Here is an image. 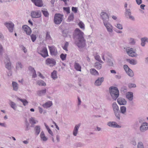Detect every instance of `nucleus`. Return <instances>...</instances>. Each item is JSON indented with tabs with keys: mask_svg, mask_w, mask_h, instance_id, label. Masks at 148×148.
<instances>
[{
	"mask_svg": "<svg viewBox=\"0 0 148 148\" xmlns=\"http://www.w3.org/2000/svg\"><path fill=\"white\" fill-rule=\"evenodd\" d=\"M84 33L79 29L76 28L75 31L74 37L78 39V41L76 42L75 44L79 47H82L85 46V40L83 37Z\"/></svg>",
	"mask_w": 148,
	"mask_h": 148,
	"instance_id": "obj_1",
	"label": "nucleus"
},
{
	"mask_svg": "<svg viewBox=\"0 0 148 148\" xmlns=\"http://www.w3.org/2000/svg\"><path fill=\"white\" fill-rule=\"evenodd\" d=\"M110 95L113 99L116 100L119 96V92L117 88L111 86L109 88Z\"/></svg>",
	"mask_w": 148,
	"mask_h": 148,
	"instance_id": "obj_2",
	"label": "nucleus"
},
{
	"mask_svg": "<svg viewBox=\"0 0 148 148\" xmlns=\"http://www.w3.org/2000/svg\"><path fill=\"white\" fill-rule=\"evenodd\" d=\"M63 15L60 14H56L55 15L54 21L56 24L61 23L62 21Z\"/></svg>",
	"mask_w": 148,
	"mask_h": 148,
	"instance_id": "obj_3",
	"label": "nucleus"
},
{
	"mask_svg": "<svg viewBox=\"0 0 148 148\" xmlns=\"http://www.w3.org/2000/svg\"><path fill=\"white\" fill-rule=\"evenodd\" d=\"M124 69L127 75L130 77H132L134 75V74L132 70H131L127 65L125 64L123 66Z\"/></svg>",
	"mask_w": 148,
	"mask_h": 148,
	"instance_id": "obj_4",
	"label": "nucleus"
},
{
	"mask_svg": "<svg viewBox=\"0 0 148 148\" xmlns=\"http://www.w3.org/2000/svg\"><path fill=\"white\" fill-rule=\"evenodd\" d=\"M135 49L134 50L131 48L130 49H126L128 54L131 57L136 56H137V54L135 53Z\"/></svg>",
	"mask_w": 148,
	"mask_h": 148,
	"instance_id": "obj_5",
	"label": "nucleus"
},
{
	"mask_svg": "<svg viewBox=\"0 0 148 148\" xmlns=\"http://www.w3.org/2000/svg\"><path fill=\"white\" fill-rule=\"evenodd\" d=\"M38 53L45 58L48 56L47 49L45 47H43L41 50L38 51Z\"/></svg>",
	"mask_w": 148,
	"mask_h": 148,
	"instance_id": "obj_6",
	"label": "nucleus"
},
{
	"mask_svg": "<svg viewBox=\"0 0 148 148\" xmlns=\"http://www.w3.org/2000/svg\"><path fill=\"white\" fill-rule=\"evenodd\" d=\"M46 64L50 66H52L56 64L55 60L53 58H48L46 60Z\"/></svg>",
	"mask_w": 148,
	"mask_h": 148,
	"instance_id": "obj_7",
	"label": "nucleus"
},
{
	"mask_svg": "<svg viewBox=\"0 0 148 148\" xmlns=\"http://www.w3.org/2000/svg\"><path fill=\"white\" fill-rule=\"evenodd\" d=\"M4 25L7 27L10 32H12L13 31V29L14 25L12 22L8 23H4Z\"/></svg>",
	"mask_w": 148,
	"mask_h": 148,
	"instance_id": "obj_8",
	"label": "nucleus"
},
{
	"mask_svg": "<svg viewBox=\"0 0 148 148\" xmlns=\"http://www.w3.org/2000/svg\"><path fill=\"white\" fill-rule=\"evenodd\" d=\"M5 67L8 70L11 69V63L10 61V59L7 56L6 57L5 60H4Z\"/></svg>",
	"mask_w": 148,
	"mask_h": 148,
	"instance_id": "obj_9",
	"label": "nucleus"
},
{
	"mask_svg": "<svg viewBox=\"0 0 148 148\" xmlns=\"http://www.w3.org/2000/svg\"><path fill=\"white\" fill-rule=\"evenodd\" d=\"M31 16L33 18H38L41 16V13L39 11H34L31 12Z\"/></svg>",
	"mask_w": 148,
	"mask_h": 148,
	"instance_id": "obj_10",
	"label": "nucleus"
},
{
	"mask_svg": "<svg viewBox=\"0 0 148 148\" xmlns=\"http://www.w3.org/2000/svg\"><path fill=\"white\" fill-rule=\"evenodd\" d=\"M50 53L51 55L56 56L58 54V52L56 48L54 47L49 46Z\"/></svg>",
	"mask_w": 148,
	"mask_h": 148,
	"instance_id": "obj_11",
	"label": "nucleus"
},
{
	"mask_svg": "<svg viewBox=\"0 0 148 148\" xmlns=\"http://www.w3.org/2000/svg\"><path fill=\"white\" fill-rule=\"evenodd\" d=\"M22 28L27 35H29L30 34L32 31L31 29L28 26L26 25H24L23 26Z\"/></svg>",
	"mask_w": 148,
	"mask_h": 148,
	"instance_id": "obj_12",
	"label": "nucleus"
},
{
	"mask_svg": "<svg viewBox=\"0 0 148 148\" xmlns=\"http://www.w3.org/2000/svg\"><path fill=\"white\" fill-rule=\"evenodd\" d=\"M148 129V124L146 123H143L140 127V130L142 132H144L147 130Z\"/></svg>",
	"mask_w": 148,
	"mask_h": 148,
	"instance_id": "obj_13",
	"label": "nucleus"
},
{
	"mask_svg": "<svg viewBox=\"0 0 148 148\" xmlns=\"http://www.w3.org/2000/svg\"><path fill=\"white\" fill-rule=\"evenodd\" d=\"M104 24L108 32H112V26L108 22H104Z\"/></svg>",
	"mask_w": 148,
	"mask_h": 148,
	"instance_id": "obj_14",
	"label": "nucleus"
},
{
	"mask_svg": "<svg viewBox=\"0 0 148 148\" xmlns=\"http://www.w3.org/2000/svg\"><path fill=\"white\" fill-rule=\"evenodd\" d=\"M35 5L39 7H41L43 5L42 1L41 0H32Z\"/></svg>",
	"mask_w": 148,
	"mask_h": 148,
	"instance_id": "obj_15",
	"label": "nucleus"
},
{
	"mask_svg": "<svg viewBox=\"0 0 148 148\" xmlns=\"http://www.w3.org/2000/svg\"><path fill=\"white\" fill-rule=\"evenodd\" d=\"M101 16L102 17L103 20V23H104V22H108L109 20V18L106 13L104 12H101Z\"/></svg>",
	"mask_w": 148,
	"mask_h": 148,
	"instance_id": "obj_16",
	"label": "nucleus"
},
{
	"mask_svg": "<svg viewBox=\"0 0 148 148\" xmlns=\"http://www.w3.org/2000/svg\"><path fill=\"white\" fill-rule=\"evenodd\" d=\"M104 81V78L103 77H99L95 82V85L96 86H99L101 84V83Z\"/></svg>",
	"mask_w": 148,
	"mask_h": 148,
	"instance_id": "obj_17",
	"label": "nucleus"
},
{
	"mask_svg": "<svg viewBox=\"0 0 148 148\" xmlns=\"http://www.w3.org/2000/svg\"><path fill=\"white\" fill-rule=\"evenodd\" d=\"M107 125L109 126L113 127L120 128L121 127V126L117 125L116 123L114 122H108Z\"/></svg>",
	"mask_w": 148,
	"mask_h": 148,
	"instance_id": "obj_18",
	"label": "nucleus"
},
{
	"mask_svg": "<svg viewBox=\"0 0 148 148\" xmlns=\"http://www.w3.org/2000/svg\"><path fill=\"white\" fill-rule=\"evenodd\" d=\"M29 122L31 124V127H34V124L38 122V121L35 119V118L31 117L29 118Z\"/></svg>",
	"mask_w": 148,
	"mask_h": 148,
	"instance_id": "obj_19",
	"label": "nucleus"
},
{
	"mask_svg": "<svg viewBox=\"0 0 148 148\" xmlns=\"http://www.w3.org/2000/svg\"><path fill=\"white\" fill-rule=\"evenodd\" d=\"M117 101L118 103L120 105H125L127 103L125 99L122 98H119Z\"/></svg>",
	"mask_w": 148,
	"mask_h": 148,
	"instance_id": "obj_20",
	"label": "nucleus"
},
{
	"mask_svg": "<svg viewBox=\"0 0 148 148\" xmlns=\"http://www.w3.org/2000/svg\"><path fill=\"white\" fill-rule=\"evenodd\" d=\"M126 98L130 101H132L133 99V93L131 92H128L126 95Z\"/></svg>",
	"mask_w": 148,
	"mask_h": 148,
	"instance_id": "obj_21",
	"label": "nucleus"
},
{
	"mask_svg": "<svg viewBox=\"0 0 148 148\" xmlns=\"http://www.w3.org/2000/svg\"><path fill=\"white\" fill-rule=\"evenodd\" d=\"M53 105L52 102L51 101H49L42 105V106L44 108H47L51 107Z\"/></svg>",
	"mask_w": 148,
	"mask_h": 148,
	"instance_id": "obj_22",
	"label": "nucleus"
},
{
	"mask_svg": "<svg viewBox=\"0 0 148 148\" xmlns=\"http://www.w3.org/2000/svg\"><path fill=\"white\" fill-rule=\"evenodd\" d=\"M40 136L41 140L42 141H46L48 139V138L45 136L44 132L43 131L41 132Z\"/></svg>",
	"mask_w": 148,
	"mask_h": 148,
	"instance_id": "obj_23",
	"label": "nucleus"
},
{
	"mask_svg": "<svg viewBox=\"0 0 148 148\" xmlns=\"http://www.w3.org/2000/svg\"><path fill=\"white\" fill-rule=\"evenodd\" d=\"M12 85L13 88V90L15 91H17L18 89V84L15 82H12Z\"/></svg>",
	"mask_w": 148,
	"mask_h": 148,
	"instance_id": "obj_24",
	"label": "nucleus"
},
{
	"mask_svg": "<svg viewBox=\"0 0 148 148\" xmlns=\"http://www.w3.org/2000/svg\"><path fill=\"white\" fill-rule=\"evenodd\" d=\"M80 126L79 125H75V126L73 131V135L74 136H76L77 134L78 133V130Z\"/></svg>",
	"mask_w": 148,
	"mask_h": 148,
	"instance_id": "obj_25",
	"label": "nucleus"
},
{
	"mask_svg": "<svg viewBox=\"0 0 148 148\" xmlns=\"http://www.w3.org/2000/svg\"><path fill=\"white\" fill-rule=\"evenodd\" d=\"M75 69L77 71H81V66L78 63L75 62L74 64Z\"/></svg>",
	"mask_w": 148,
	"mask_h": 148,
	"instance_id": "obj_26",
	"label": "nucleus"
},
{
	"mask_svg": "<svg viewBox=\"0 0 148 148\" xmlns=\"http://www.w3.org/2000/svg\"><path fill=\"white\" fill-rule=\"evenodd\" d=\"M112 106L114 112L119 110V107L116 102L113 103Z\"/></svg>",
	"mask_w": 148,
	"mask_h": 148,
	"instance_id": "obj_27",
	"label": "nucleus"
},
{
	"mask_svg": "<svg viewBox=\"0 0 148 148\" xmlns=\"http://www.w3.org/2000/svg\"><path fill=\"white\" fill-rule=\"evenodd\" d=\"M23 66L20 62H17L16 64V69L17 70H21Z\"/></svg>",
	"mask_w": 148,
	"mask_h": 148,
	"instance_id": "obj_28",
	"label": "nucleus"
},
{
	"mask_svg": "<svg viewBox=\"0 0 148 148\" xmlns=\"http://www.w3.org/2000/svg\"><path fill=\"white\" fill-rule=\"evenodd\" d=\"M37 84L40 86H45L46 85L45 83L43 80H39L36 82Z\"/></svg>",
	"mask_w": 148,
	"mask_h": 148,
	"instance_id": "obj_29",
	"label": "nucleus"
},
{
	"mask_svg": "<svg viewBox=\"0 0 148 148\" xmlns=\"http://www.w3.org/2000/svg\"><path fill=\"white\" fill-rule=\"evenodd\" d=\"M34 130L35 131V134L37 135H38L40 131V126L39 125L36 126L34 128Z\"/></svg>",
	"mask_w": 148,
	"mask_h": 148,
	"instance_id": "obj_30",
	"label": "nucleus"
},
{
	"mask_svg": "<svg viewBox=\"0 0 148 148\" xmlns=\"http://www.w3.org/2000/svg\"><path fill=\"white\" fill-rule=\"evenodd\" d=\"M51 77L54 79H55L58 78L57 75V72L54 70L51 74Z\"/></svg>",
	"mask_w": 148,
	"mask_h": 148,
	"instance_id": "obj_31",
	"label": "nucleus"
},
{
	"mask_svg": "<svg viewBox=\"0 0 148 148\" xmlns=\"http://www.w3.org/2000/svg\"><path fill=\"white\" fill-rule=\"evenodd\" d=\"M46 91V89H45L42 90H38L37 91V93L38 95L39 96H41L42 95H45Z\"/></svg>",
	"mask_w": 148,
	"mask_h": 148,
	"instance_id": "obj_32",
	"label": "nucleus"
},
{
	"mask_svg": "<svg viewBox=\"0 0 148 148\" xmlns=\"http://www.w3.org/2000/svg\"><path fill=\"white\" fill-rule=\"evenodd\" d=\"M90 72L92 75H99L98 72L94 69H92L90 70Z\"/></svg>",
	"mask_w": 148,
	"mask_h": 148,
	"instance_id": "obj_33",
	"label": "nucleus"
},
{
	"mask_svg": "<svg viewBox=\"0 0 148 148\" xmlns=\"http://www.w3.org/2000/svg\"><path fill=\"white\" fill-rule=\"evenodd\" d=\"M94 65L95 67L97 69L99 70L101 68L102 65L99 62H96Z\"/></svg>",
	"mask_w": 148,
	"mask_h": 148,
	"instance_id": "obj_34",
	"label": "nucleus"
},
{
	"mask_svg": "<svg viewBox=\"0 0 148 148\" xmlns=\"http://www.w3.org/2000/svg\"><path fill=\"white\" fill-rule=\"evenodd\" d=\"M10 104L11 108L14 110H16V106L15 103L12 101H10Z\"/></svg>",
	"mask_w": 148,
	"mask_h": 148,
	"instance_id": "obj_35",
	"label": "nucleus"
},
{
	"mask_svg": "<svg viewBox=\"0 0 148 148\" xmlns=\"http://www.w3.org/2000/svg\"><path fill=\"white\" fill-rule=\"evenodd\" d=\"M18 99L23 103V105L24 106L27 105L28 103V102L25 99H20L19 98H18Z\"/></svg>",
	"mask_w": 148,
	"mask_h": 148,
	"instance_id": "obj_36",
	"label": "nucleus"
},
{
	"mask_svg": "<svg viewBox=\"0 0 148 148\" xmlns=\"http://www.w3.org/2000/svg\"><path fill=\"white\" fill-rule=\"evenodd\" d=\"M126 108L125 106H123L120 108V111L121 112L124 114H125L126 113Z\"/></svg>",
	"mask_w": 148,
	"mask_h": 148,
	"instance_id": "obj_37",
	"label": "nucleus"
},
{
	"mask_svg": "<svg viewBox=\"0 0 148 148\" xmlns=\"http://www.w3.org/2000/svg\"><path fill=\"white\" fill-rule=\"evenodd\" d=\"M127 61L130 64L133 65H135L137 64V61L134 60L127 59Z\"/></svg>",
	"mask_w": 148,
	"mask_h": 148,
	"instance_id": "obj_38",
	"label": "nucleus"
},
{
	"mask_svg": "<svg viewBox=\"0 0 148 148\" xmlns=\"http://www.w3.org/2000/svg\"><path fill=\"white\" fill-rule=\"evenodd\" d=\"M4 49L2 45L0 43V57H1L3 55Z\"/></svg>",
	"mask_w": 148,
	"mask_h": 148,
	"instance_id": "obj_39",
	"label": "nucleus"
},
{
	"mask_svg": "<svg viewBox=\"0 0 148 148\" xmlns=\"http://www.w3.org/2000/svg\"><path fill=\"white\" fill-rule=\"evenodd\" d=\"M74 18V14L73 13H71V15L69 17L67 21L68 22H70L71 21H73Z\"/></svg>",
	"mask_w": 148,
	"mask_h": 148,
	"instance_id": "obj_40",
	"label": "nucleus"
},
{
	"mask_svg": "<svg viewBox=\"0 0 148 148\" xmlns=\"http://www.w3.org/2000/svg\"><path fill=\"white\" fill-rule=\"evenodd\" d=\"M95 58L96 60L98 61L101 63H103V62L101 60V58L100 56L98 55H96L95 57Z\"/></svg>",
	"mask_w": 148,
	"mask_h": 148,
	"instance_id": "obj_41",
	"label": "nucleus"
},
{
	"mask_svg": "<svg viewBox=\"0 0 148 148\" xmlns=\"http://www.w3.org/2000/svg\"><path fill=\"white\" fill-rule=\"evenodd\" d=\"M114 114L116 117L119 119H120V115L119 114V110L114 112Z\"/></svg>",
	"mask_w": 148,
	"mask_h": 148,
	"instance_id": "obj_42",
	"label": "nucleus"
},
{
	"mask_svg": "<svg viewBox=\"0 0 148 148\" xmlns=\"http://www.w3.org/2000/svg\"><path fill=\"white\" fill-rule=\"evenodd\" d=\"M42 12L45 17H47L48 16L49 14L47 11L42 10Z\"/></svg>",
	"mask_w": 148,
	"mask_h": 148,
	"instance_id": "obj_43",
	"label": "nucleus"
},
{
	"mask_svg": "<svg viewBox=\"0 0 148 148\" xmlns=\"http://www.w3.org/2000/svg\"><path fill=\"white\" fill-rule=\"evenodd\" d=\"M66 54H64L62 53L60 55V57L62 60H66Z\"/></svg>",
	"mask_w": 148,
	"mask_h": 148,
	"instance_id": "obj_44",
	"label": "nucleus"
},
{
	"mask_svg": "<svg viewBox=\"0 0 148 148\" xmlns=\"http://www.w3.org/2000/svg\"><path fill=\"white\" fill-rule=\"evenodd\" d=\"M69 45V43L67 42H66L64 44V46L63 47V49L65 51H67V47Z\"/></svg>",
	"mask_w": 148,
	"mask_h": 148,
	"instance_id": "obj_45",
	"label": "nucleus"
},
{
	"mask_svg": "<svg viewBox=\"0 0 148 148\" xmlns=\"http://www.w3.org/2000/svg\"><path fill=\"white\" fill-rule=\"evenodd\" d=\"M79 25L81 28L84 29V24L81 21H80L79 23Z\"/></svg>",
	"mask_w": 148,
	"mask_h": 148,
	"instance_id": "obj_46",
	"label": "nucleus"
},
{
	"mask_svg": "<svg viewBox=\"0 0 148 148\" xmlns=\"http://www.w3.org/2000/svg\"><path fill=\"white\" fill-rule=\"evenodd\" d=\"M138 148H144L143 144L142 142H140L138 144Z\"/></svg>",
	"mask_w": 148,
	"mask_h": 148,
	"instance_id": "obj_47",
	"label": "nucleus"
},
{
	"mask_svg": "<svg viewBox=\"0 0 148 148\" xmlns=\"http://www.w3.org/2000/svg\"><path fill=\"white\" fill-rule=\"evenodd\" d=\"M31 38L32 39V41L34 42L35 40L36 39V37L35 35L32 34L31 36Z\"/></svg>",
	"mask_w": 148,
	"mask_h": 148,
	"instance_id": "obj_48",
	"label": "nucleus"
},
{
	"mask_svg": "<svg viewBox=\"0 0 148 148\" xmlns=\"http://www.w3.org/2000/svg\"><path fill=\"white\" fill-rule=\"evenodd\" d=\"M107 63L108 65L110 66H112L113 65V63L112 62L110 59H108L107 61Z\"/></svg>",
	"mask_w": 148,
	"mask_h": 148,
	"instance_id": "obj_49",
	"label": "nucleus"
},
{
	"mask_svg": "<svg viewBox=\"0 0 148 148\" xmlns=\"http://www.w3.org/2000/svg\"><path fill=\"white\" fill-rule=\"evenodd\" d=\"M115 26L120 29H123L122 25L120 24H117Z\"/></svg>",
	"mask_w": 148,
	"mask_h": 148,
	"instance_id": "obj_50",
	"label": "nucleus"
},
{
	"mask_svg": "<svg viewBox=\"0 0 148 148\" xmlns=\"http://www.w3.org/2000/svg\"><path fill=\"white\" fill-rule=\"evenodd\" d=\"M20 48H21L22 50L23 51V52L25 53H26L27 52V49L25 47H24L23 46L21 45L20 47Z\"/></svg>",
	"mask_w": 148,
	"mask_h": 148,
	"instance_id": "obj_51",
	"label": "nucleus"
},
{
	"mask_svg": "<svg viewBox=\"0 0 148 148\" xmlns=\"http://www.w3.org/2000/svg\"><path fill=\"white\" fill-rule=\"evenodd\" d=\"M46 38L47 40H49L51 39L50 36L48 32H47L46 36Z\"/></svg>",
	"mask_w": 148,
	"mask_h": 148,
	"instance_id": "obj_52",
	"label": "nucleus"
},
{
	"mask_svg": "<svg viewBox=\"0 0 148 148\" xmlns=\"http://www.w3.org/2000/svg\"><path fill=\"white\" fill-rule=\"evenodd\" d=\"M63 9L66 12L67 14L69 13H70V9L69 7H64Z\"/></svg>",
	"mask_w": 148,
	"mask_h": 148,
	"instance_id": "obj_53",
	"label": "nucleus"
},
{
	"mask_svg": "<svg viewBox=\"0 0 148 148\" xmlns=\"http://www.w3.org/2000/svg\"><path fill=\"white\" fill-rule=\"evenodd\" d=\"M136 85L135 84H130L128 85V86L130 88H134L136 87Z\"/></svg>",
	"mask_w": 148,
	"mask_h": 148,
	"instance_id": "obj_54",
	"label": "nucleus"
},
{
	"mask_svg": "<svg viewBox=\"0 0 148 148\" xmlns=\"http://www.w3.org/2000/svg\"><path fill=\"white\" fill-rule=\"evenodd\" d=\"M28 69L30 71H31L32 73H33L34 72V71H35L34 68H33L31 66H29V67Z\"/></svg>",
	"mask_w": 148,
	"mask_h": 148,
	"instance_id": "obj_55",
	"label": "nucleus"
},
{
	"mask_svg": "<svg viewBox=\"0 0 148 148\" xmlns=\"http://www.w3.org/2000/svg\"><path fill=\"white\" fill-rule=\"evenodd\" d=\"M72 10L75 13H76L77 11V8L73 7L72 8Z\"/></svg>",
	"mask_w": 148,
	"mask_h": 148,
	"instance_id": "obj_56",
	"label": "nucleus"
},
{
	"mask_svg": "<svg viewBox=\"0 0 148 148\" xmlns=\"http://www.w3.org/2000/svg\"><path fill=\"white\" fill-rule=\"evenodd\" d=\"M32 77L33 78H36L37 77V75L36 73V72L35 71H34V72L32 73Z\"/></svg>",
	"mask_w": 148,
	"mask_h": 148,
	"instance_id": "obj_57",
	"label": "nucleus"
},
{
	"mask_svg": "<svg viewBox=\"0 0 148 148\" xmlns=\"http://www.w3.org/2000/svg\"><path fill=\"white\" fill-rule=\"evenodd\" d=\"M126 14H128V15H129V14L130 15L131 14L130 10V9H126Z\"/></svg>",
	"mask_w": 148,
	"mask_h": 148,
	"instance_id": "obj_58",
	"label": "nucleus"
},
{
	"mask_svg": "<svg viewBox=\"0 0 148 148\" xmlns=\"http://www.w3.org/2000/svg\"><path fill=\"white\" fill-rule=\"evenodd\" d=\"M83 146V145L82 143H77L76 144V147H82Z\"/></svg>",
	"mask_w": 148,
	"mask_h": 148,
	"instance_id": "obj_59",
	"label": "nucleus"
},
{
	"mask_svg": "<svg viewBox=\"0 0 148 148\" xmlns=\"http://www.w3.org/2000/svg\"><path fill=\"white\" fill-rule=\"evenodd\" d=\"M0 39L2 40H4V37L2 33L0 32Z\"/></svg>",
	"mask_w": 148,
	"mask_h": 148,
	"instance_id": "obj_60",
	"label": "nucleus"
},
{
	"mask_svg": "<svg viewBox=\"0 0 148 148\" xmlns=\"http://www.w3.org/2000/svg\"><path fill=\"white\" fill-rule=\"evenodd\" d=\"M25 125L26 128H25V130L26 131L30 129V128L29 127V124H28L27 123V124Z\"/></svg>",
	"mask_w": 148,
	"mask_h": 148,
	"instance_id": "obj_61",
	"label": "nucleus"
},
{
	"mask_svg": "<svg viewBox=\"0 0 148 148\" xmlns=\"http://www.w3.org/2000/svg\"><path fill=\"white\" fill-rule=\"evenodd\" d=\"M0 125L2 127H6L7 126L6 124L5 123H0Z\"/></svg>",
	"mask_w": 148,
	"mask_h": 148,
	"instance_id": "obj_62",
	"label": "nucleus"
},
{
	"mask_svg": "<svg viewBox=\"0 0 148 148\" xmlns=\"http://www.w3.org/2000/svg\"><path fill=\"white\" fill-rule=\"evenodd\" d=\"M136 1L138 5L141 4L142 2V0H136Z\"/></svg>",
	"mask_w": 148,
	"mask_h": 148,
	"instance_id": "obj_63",
	"label": "nucleus"
},
{
	"mask_svg": "<svg viewBox=\"0 0 148 148\" xmlns=\"http://www.w3.org/2000/svg\"><path fill=\"white\" fill-rule=\"evenodd\" d=\"M141 45L142 46L144 47L145 46V42H144V40H142V39L141 38Z\"/></svg>",
	"mask_w": 148,
	"mask_h": 148,
	"instance_id": "obj_64",
	"label": "nucleus"
}]
</instances>
